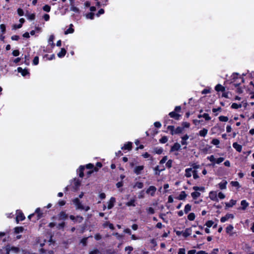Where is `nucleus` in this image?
<instances>
[{
    "mask_svg": "<svg viewBox=\"0 0 254 254\" xmlns=\"http://www.w3.org/2000/svg\"><path fill=\"white\" fill-rule=\"evenodd\" d=\"M168 137L166 136H164L159 139V142L161 143H165L168 141Z\"/></svg>",
    "mask_w": 254,
    "mask_h": 254,
    "instance_id": "nucleus-41",
    "label": "nucleus"
},
{
    "mask_svg": "<svg viewBox=\"0 0 254 254\" xmlns=\"http://www.w3.org/2000/svg\"><path fill=\"white\" fill-rule=\"evenodd\" d=\"M249 205V203L246 200H243L241 202V209L242 210H245Z\"/></svg>",
    "mask_w": 254,
    "mask_h": 254,
    "instance_id": "nucleus-22",
    "label": "nucleus"
},
{
    "mask_svg": "<svg viewBox=\"0 0 254 254\" xmlns=\"http://www.w3.org/2000/svg\"><path fill=\"white\" fill-rule=\"evenodd\" d=\"M44 57H46L48 60L50 61L55 59V54H52L49 56L48 54H46L45 55Z\"/></svg>",
    "mask_w": 254,
    "mask_h": 254,
    "instance_id": "nucleus-57",
    "label": "nucleus"
},
{
    "mask_svg": "<svg viewBox=\"0 0 254 254\" xmlns=\"http://www.w3.org/2000/svg\"><path fill=\"white\" fill-rule=\"evenodd\" d=\"M193 174V177L194 179H197L199 178V176L197 174V171L196 170H194L192 171Z\"/></svg>",
    "mask_w": 254,
    "mask_h": 254,
    "instance_id": "nucleus-60",
    "label": "nucleus"
},
{
    "mask_svg": "<svg viewBox=\"0 0 254 254\" xmlns=\"http://www.w3.org/2000/svg\"><path fill=\"white\" fill-rule=\"evenodd\" d=\"M181 111V107L180 106H176L175 108L174 111H172L169 114V116L176 120H179L181 115L178 114Z\"/></svg>",
    "mask_w": 254,
    "mask_h": 254,
    "instance_id": "nucleus-2",
    "label": "nucleus"
},
{
    "mask_svg": "<svg viewBox=\"0 0 254 254\" xmlns=\"http://www.w3.org/2000/svg\"><path fill=\"white\" fill-rule=\"evenodd\" d=\"M195 218V215L194 213H193V212L190 213L188 215V219L190 221H193V220H194Z\"/></svg>",
    "mask_w": 254,
    "mask_h": 254,
    "instance_id": "nucleus-38",
    "label": "nucleus"
},
{
    "mask_svg": "<svg viewBox=\"0 0 254 254\" xmlns=\"http://www.w3.org/2000/svg\"><path fill=\"white\" fill-rule=\"evenodd\" d=\"M192 230L191 228H186L184 232L183 233V236L186 238L189 236H190L191 234Z\"/></svg>",
    "mask_w": 254,
    "mask_h": 254,
    "instance_id": "nucleus-14",
    "label": "nucleus"
},
{
    "mask_svg": "<svg viewBox=\"0 0 254 254\" xmlns=\"http://www.w3.org/2000/svg\"><path fill=\"white\" fill-rule=\"evenodd\" d=\"M209 197L213 201L217 202L219 201L216 191H211L209 193Z\"/></svg>",
    "mask_w": 254,
    "mask_h": 254,
    "instance_id": "nucleus-9",
    "label": "nucleus"
},
{
    "mask_svg": "<svg viewBox=\"0 0 254 254\" xmlns=\"http://www.w3.org/2000/svg\"><path fill=\"white\" fill-rule=\"evenodd\" d=\"M17 70V71L19 73H20L22 76H23V77H25L27 75L30 76V73L28 69H23L21 67H18Z\"/></svg>",
    "mask_w": 254,
    "mask_h": 254,
    "instance_id": "nucleus-6",
    "label": "nucleus"
},
{
    "mask_svg": "<svg viewBox=\"0 0 254 254\" xmlns=\"http://www.w3.org/2000/svg\"><path fill=\"white\" fill-rule=\"evenodd\" d=\"M211 146L207 144L206 146L201 149L203 153L207 154L208 151L211 149Z\"/></svg>",
    "mask_w": 254,
    "mask_h": 254,
    "instance_id": "nucleus-36",
    "label": "nucleus"
},
{
    "mask_svg": "<svg viewBox=\"0 0 254 254\" xmlns=\"http://www.w3.org/2000/svg\"><path fill=\"white\" fill-rule=\"evenodd\" d=\"M233 229V227L232 225H228L227 227H226V231L227 233H230V232H231L232 231Z\"/></svg>",
    "mask_w": 254,
    "mask_h": 254,
    "instance_id": "nucleus-54",
    "label": "nucleus"
},
{
    "mask_svg": "<svg viewBox=\"0 0 254 254\" xmlns=\"http://www.w3.org/2000/svg\"><path fill=\"white\" fill-rule=\"evenodd\" d=\"M17 11L19 16H22L24 15V11L22 8H18Z\"/></svg>",
    "mask_w": 254,
    "mask_h": 254,
    "instance_id": "nucleus-62",
    "label": "nucleus"
},
{
    "mask_svg": "<svg viewBox=\"0 0 254 254\" xmlns=\"http://www.w3.org/2000/svg\"><path fill=\"white\" fill-rule=\"evenodd\" d=\"M99 253L100 251L97 249H96L90 251L89 254H99Z\"/></svg>",
    "mask_w": 254,
    "mask_h": 254,
    "instance_id": "nucleus-64",
    "label": "nucleus"
},
{
    "mask_svg": "<svg viewBox=\"0 0 254 254\" xmlns=\"http://www.w3.org/2000/svg\"><path fill=\"white\" fill-rule=\"evenodd\" d=\"M156 191V188L154 186H150L146 190L147 194H150L151 196H154Z\"/></svg>",
    "mask_w": 254,
    "mask_h": 254,
    "instance_id": "nucleus-7",
    "label": "nucleus"
},
{
    "mask_svg": "<svg viewBox=\"0 0 254 254\" xmlns=\"http://www.w3.org/2000/svg\"><path fill=\"white\" fill-rule=\"evenodd\" d=\"M28 18V19H30V20H34L35 18V13H32V14H26V15Z\"/></svg>",
    "mask_w": 254,
    "mask_h": 254,
    "instance_id": "nucleus-56",
    "label": "nucleus"
},
{
    "mask_svg": "<svg viewBox=\"0 0 254 254\" xmlns=\"http://www.w3.org/2000/svg\"><path fill=\"white\" fill-rule=\"evenodd\" d=\"M236 202H237V201L235 200L231 199L229 202H226L225 203L226 209H227L228 208L232 207V206H233L234 205L236 204Z\"/></svg>",
    "mask_w": 254,
    "mask_h": 254,
    "instance_id": "nucleus-19",
    "label": "nucleus"
},
{
    "mask_svg": "<svg viewBox=\"0 0 254 254\" xmlns=\"http://www.w3.org/2000/svg\"><path fill=\"white\" fill-rule=\"evenodd\" d=\"M227 182L225 181H222L218 184L219 188L221 190H224L226 188V185H227Z\"/></svg>",
    "mask_w": 254,
    "mask_h": 254,
    "instance_id": "nucleus-30",
    "label": "nucleus"
},
{
    "mask_svg": "<svg viewBox=\"0 0 254 254\" xmlns=\"http://www.w3.org/2000/svg\"><path fill=\"white\" fill-rule=\"evenodd\" d=\"M92 236L90 235L88 237H84L80 240V243L82 244L83 246H86L87 244V240L88 238H92Z\"/></svg>",
    "mask_w": 254,
    "mask_h": 254,
    "instance_id": "nucleus-28",
    "label": "nucleus"
},
{
    "mask_svg": "<svg viewBox=\"0 0 254 254\" xmlns=\"http://www.w3.org/2000/svg\"><path fill=\"white\" fill-rule=\"evenodd\" d=\"M136 200L135 198H133L131 199L129 201L126 202V205L127 206H133L134 207L136 206V203H135Z\"/></svg>",
    "mask_w": 254,
    "mask_h": 254,
    "instance_id": "nucleus-21",
    "label": "nucleus"
},
{
    "mask_svg": "<svg viewBox=\"0 0 254 254\" xmlns=\"http://www.w3.org/2000/svg\"><path fill=\"white\" fill-rule=\"evenodd\" d=\"M133 248L131 246L126 247L125 249L126 252H127V254H130L133 251Z\"/></svg>",
    "mask_w": 254,
    "mask_h": 254,
    "instance_id": "nucleus-45",
    "label": "nucleus"
},
{
    "mask_svg": "<svg viewBox=\"0 0 254 254\" xmlns=\"http://www.w3.org/2000/svg\"><path fill=\"white\" fill-rule=\"evenodd\" d=\"M30 57L29 54H28L27 55H25L24 63L26 65H29V64H30Z\"/></svg>",
    "mask_w": 254,
    "mask_h": 254,
    "instance_id": "nucleus-26",
    "label": "nucleus"
},
{
    "mask_svg": "<svg viewBox=\"0 0 254 254\" xmlns=\"http://www.w3.org/2000/svg\"><path fill=\"white\" fill-rule=\"evenodd\" d=\"M69 218L74 222L78 221L79 223H81L83 220V217L80 215H77L75 217L74 215H70L69 216Z\"/></svg>",
    "mask_w": 254,
    "mask_h": 254,
    "instance_id": "nucleus-8",
    "label": "nucleus"
},
{
    "mask_svg": "<svg viewBox=\"0 0 254 254\" xmlns=\"http://www.w3.org/2000/svg\"><path fill=\"white\" fill-rule=\"evenodd\" d=\"M116 202V198L114 197H112L109 201L108 202V208L110 209L114 207V203Z\"/></svg>",
    "mask_w": 254,
    "mask_h": 254,
    "instance_id": "nucleus-16",
    "label": "nucleus"
},
{
    "mask_svg": "<svg viewBox=\"0 0 254 254\" xmlns=\"http://www.w3.org/2000/svg\"><path fill=\"white\" fill-rule=\"evenodd\" d=\"M0 29L2 34H4L6 32V27L4 24L0 25Z\"/></svg>",
    "mask_w": 254,
    "mask_h": 254,
    "instance_id": "nucleus-48",
    "label": "nucleus"
},
{
    "mask_svg": "<svg viewBox=\"0 0 254 254\" xmlns=\"http://www.w3.org/2000/svg\"><path fill=\"white\" fill-rule=\"evenodd\" d=\"M44 11L49 12L51 10V6L48 4H46L43 7Z\"/></svg>",
    "mask_w": 254,
    "mask_h": 254,
    "instance_id": "nucleus-46",
    "label": "nucleus"
},
{
    "mask_svg": "<svg viewBox=\"0 0 254 254\" xmlns=\"http://www.w3.org/2000/svg\"><path fill=\"white\" fill-rule=\"evenodd\" d=\"M132 148V143L131 142H127L121 148L122 150H131Z\"/></svg>",
    "mask_w": 254,
    "mask_h": 254,
    "instance_id": "nucleus-12",
    "label": "nucleus"
},
{
    "mask_svg": "<svg viewBox=\"0 0 254 254\" xmlns=\"http://www.w3.org/2000/svg\"><path fill=\"white\" fill-rule=\"evenodd\" d=\"M172 163H173L172 160H171V159L169 160L166 164V167L169 169L171 168L172 167Z\"/></svg>",
    "mask_w": 254,
    "mask_h": 254,
    "instance_id": "nucleus-50",
    "label": "nucleus"
},
{
    "mask_svg": "<svg viewBox=\"0 0 254 254\" xmlns=\"http://www.w3.org/2000/svg\"><path fill=\"white\" fill-rule=\"evenodd\" d=\"M215 90L217 92H224L225 90V88L220 84H217L215 87Z\"/></svg>",
    "mask_w": 254,
    "mask_h": 254,
    "instance_id": "nucleus-20",
    "label": "nucleus"
},
{
    "mask_svg": "<svg viewBox=\"0 0 254 254\" xmlns=\"http://www.w3.org/2000/svg\"><path fill=\"white\" fill-rule=\"evenodd\" d=\"M143 186L144 185L143 183L137 182L135 183L134 185L133 186V188H137L138 189H141L143 188Z\"/></svg>",
    "mask_w": 254,
    "mask_h": 254,
    "instance_id": "nucleus-32",
    "label": "nucleus"
},
{
    "mask_svg": "<svg viewBox=\"0 0 254 254\" xmlns=\"http://www.w3.org/2000/svg\"><path fill=\"white\" fill-rule=\"evenodd\" d=\"M234 216L232 214L227 213L225 216L222 217L220 219V221L222 223H224L230 218H233Z\"/></svg>",
    "mask_w": 254,
    "mask_h": 254,
    "instance_id": "nucleus-13",
    "label": "nucleus"
},
{
    "mask_svg": "<svg viewBox=\"0 0 254 254\" xmlns=\"http://www.w3.org/2000/svg\"><path fill=\"white\" fill-rule=\"evenodd\" d=\"M94 15L95 14L93 12H89V13L86 14V17L87 19H90L92 20L94 18Z\"/></svg>",
    "mask_w": 254,
    "mask_h": 254,
    "instance_id": "nucleus-39",
    "label": "nucleus"
},
{
    "mask_svg": "<svg viewBox=\"0 0 254 254\" xmlns=\"http://www.w3.org/2000/svg\"><path fill=\"white\" fill-rule=\"evenodd\" d=\"M224 160V158L223 157H219L217 159H216L215 164H219L222 163Z\"/></svg>",
    "mask_w": 254,
    "mask_h": 254,
    "instance_id": "nucleus-59",
    "label": "nucleus"
},
{
    "mask_svg": "<svg viewBox=\"0 0 254 254\" xmlns=\"http://www.w3.org/2000/svg\"><path fill=\"white\" fill-rule=\"evenodd\" d=\"M183 130V127H178L175 129V132H174L173 133H174V134H180L182 133Z\"/></svg>",
    "mask_w": 254,
    "mask_h": 254,
    "instance_id": "nucleus-33",
    "label": "nucleus"
},
{
    "mask_svg": "<svg viewBox=\"0 0 254 254\" xmlns=\"http://www.w3.org/2000/svg\"><path fill=\"white\" fill-rule=\"evenodd\" d=\"M208 132V130L206 128H203L202 129L199 131V135L200 136L205 137Z\"/></svg>",
    "mask_w": 254,
    "mask_h": 254,
    "instance_id": "nucleus-29",
    "label": "nucleus"
},
{
    "mask_svg": "<svg viewBox=\"0 0 254 254\" xmlns=\"http://www.w3.org/2000/svg\"><path fill=\"white\" fill-rule=\"evenodd\" d=\"M32 64L34 65H37L39 64V57L38 56H36L34 57L33 60Z\"/></svg>",
    "mask_w": 254,
    "mask_h": 254,
    "instance_id": "nucleus-47",
    "label": "nucleus"
},
{
    "mask_svg": "<svg viewBox=\"0 0 254 254\" xmlns=\"http://www.w3.org/2000/svg\"><path fill=\"white\" fill-rule=\"evenodd\" d=\"M66 53V51L64 48H62L61 51L58 53V56L60 58L64 57Z\"/></svg>",
    "mask_w": 254,
    "mask_h": 254,
    "instance_id": "nucleus-23",
    "label": "nucleus"
},
{
    "mask_svg": "<svg viewBox=\"0 0 254 254\" xmlns=\"http://www.w3.org/2000/svg\"><path fill=\"white\" fill-rule=\"evenodd\" d=\"M187 195L185 191H182L181 192L180 195L177 197V198L179 200H184Z\"/></svg>",
    "mask_w": 254,
    "mask_h": 254,
    "instance_id": "nucleus-24",
    "label": "nucleus"
},
{
    "mask_svg": "<svg viewBox=\"0 0 254 254\" xmlns=\"http://www.w3.org/2000/svg\"><path fill=\"white\" fill-rule=\"evenodd\" d=\"M192 122H193V124L195 126H197L199 124H202V123L203 122V120H198L195 119V120H193Z\"/></svg>",
    "mask_w": 254,
    "mask_h": 254,
    "instance_id": "nucleus-42",
    "label": "nucleus"
},
{
    "mask_svg": "<svg viewBox=\"0 0 254 254\" xmlns=\"http://www.w3.org/2000/svg\"><path fill=\"white\" fill-rule=\"evenodd\" d=\"M192 168H191L186 169V170H185V173H185V176L187 178H190L191 176V173L192 172Z\"/></svg>",
    "mask_w": 254,
    "mask_h": 254,
    "instance_id": "nucleus-27",
    "label": "nucleus"
},
{
    "mask_svg": "<svg viewBox=\"0 0 254 254\" xmlns=\"http://www.w3.org/2000/svg\"><path fill=\"white\" fill-rule=\"evenodd\" d=\"M192 189L195 190V191L191 193V195L193 199H197L200 195V193L197 191H204L205 190V188L204 187L194 186Z\"/></svg>",
    "mask_w": 254,
    "mask_h": 254,
    "instance_id": "nucleus-3",
    "label": "nucleus"
},
{
    "mask_svg": "<svg viewBox=\"0 0 254 254\" xmlns=\"http://www.w3.org/2000/svg\"><path fill=\"white\" fill-rule=\"evenodd\" d=\"M84 169L85 166L81 165L79 166L78 169L77 170V172L80 178H83L84 177Z\"/></svg>",
    "mask_w": 254,
    "mask_h": 254,
    "instance_id": "nucleus-17",
    "label": "nucleus"
},
{
    "mask_svg": "<svg viewBox=\"0 0 254 254\" xmlns=\"http://www.w3.org/2000/svg\"><path fill=\"white\" fill-rule=\"evenodd\" d=\"M24 228L22 226L20 227H16L14 228V233L15 234H19L20 233H21L23 231Z\"/></svg>",
    "mask_w": 254,
    "mask_h": 254,
    "instance_id": "nucleus-31",
    "label": "nucleus"
},
{
    "mask_svg": "<svg viewBox=\"0 0 254 254\" xmlns=\"http://www.w3.org/2000/svg\"><path fill=\"white\" fill-rule=\"evenodd\" d=\"M214 224V222L212 220H208L206 222L205 225H206L208 228H210L211 226H212L213 224Z\"/></svg>",
    "mask_w": 254,
    "mask_h": 254,
    "instance_id": "nucleus-52",
    "label": "nucleus"
},
{
    "mask_svg": "<svg viewBox=\"0 0 254 254\" xmlns=\"http://www.w3.org/2000/svg\"><path fill=\"white\" fill-rule=\"evenodd\" d=\"M181 145L179 143L176 142L171 146L170 152H173L175 151H179L181 149Z\"/></svg>",
    "mask_w": 254,
    "mask_h": 254,
    "instance_id": "nucleus-11",
    "label": "nucleus"
},
{
    "mask_svg": "<svg viewBox=\"0 0 254 254\" xmlns=\"http://www.w3.org/2000/svg\"><path fill=\"white\" fill-rule=\"evenodd\" d=\"M1 250L5 254H9L10 251L14 254H18L20 252V249L18 247L11 246L9 244L3 247Z\"/></svg>",
    "mask_w": 254,
    "mask_h": 254,
    "instance_id": "nucleus-1",
    "label": "nucleus"
},
{
    "mask_svg": "<svg viewBox=\"0 0 254 254\" xmlns=\"http://www.w3.org/2000/svg\"><path fill=\"white\" fill-rule=\"evenodd\" d=\"M67 217H68V215L65 213V211H62L59 214V220H65V219H67Z\"/></svg>",
    "mask_w": 254,
    "mask_h": 254,
    "instance_id": "nucleus-15",
    "label": "nucleus"
},
{
    "mask_svg": "<svg viewBox=\"0 0 254 254\" xmlns=\"http://www.w3.org/2000/svg\"><path fill=\"white\" fill-rule=\"evenodd\" d=\"M72 27H73V25L72 24H70L69 25V27L64 31V34H68L73 33L74 31V30L72 28Z\"/></svg>",
    "mask_w": 254,
    "mask_h": 254,
    "instance_id": "nucleus-25",
    "label": "nucleus"
},
{
    "mask_svg": "<svg viewBox=\"0 0 254 254\" xmlns=\"http://www.w3.org/2000/svg\"><path fill=\"white\" fill-rule=\"evenodd\" d=\"M147 211L149 214H153L155 213L154 209L151 207H149L147 209Z\"/></svg>",
    "mask_w": 254,
    "mask_h": 254,
    "instance_id": "nucleus-63",
    "label": "nucleus"
},
{
    "mask_svg": "<svg viewBox=\"0 0 254 254\" xmlns=\"http://www.w3.org/2000/svg\"><path fill=\"white\" fill-rule=\"evenodd\" d=\"M25 219V217L21 210H16V222L18 224L20 221H23Z\"/></svg>",
    "mask_w": 254,
    "mask_h": 254,
    "instance_id": "nucleus-4",
    "label": "nucleus"
},
{
    "mask_svg": "<svg viewBox=\"0 0 254 254\" xmlns=\"http://www.w3.org/2000/svg\"><path fill=\"white\" fill-rule=\"evenodd\" d=\"M211 143L215 145H218L220 143V141L216 138H214L212 140Z\"/></svg>",
    "mask_w": 254,
    "mask_h": 254,
    "instance_id": "nucleus-58",
    "label": "nucleus"
},
{
    "mask_svg": "<svg viewBox=\"0 0 254 254\" xmlns=\"http://www.w3.org/2000/svg\"><path fill=\"white\" fill-rule=\"evenodd\" d=\"M163 151V149L162 147H160V148L155 147L154 149V152L157 154H162Z\"/></svg>",
    "mask_w": 254,
    "mask_h": 254,
    "instance_id": "nucleus-35",
    "label": "nucleus"
},
{
    "mask_svg": "<svg viewBox=\"0 0 254 254\" xmlns=\"http://www.w3.org/2000/svg\"><path fill=\"white\" fill-rule=\"evenodd\" d=\"M35 213L37 214L36 220H38L43 217V213L41 212L40 208H36Z\"/></svg>",
    "mask_w": 254,
    "mask_h": 254,
    "instance_id": "nucleus-18",
    "label": "nucleus"
},
{
    "mask_svg": "<svg viewBox=\"0 0 254 254\" xmlns=\"http://www.w3.org/2000/svg\"><path fill=\"white\" fill-rule=\"evenodd\" d=\"M154 170L155 171V175H160V173L165 170V168H163V169H159V166L157 165V166H156L155 167Z\"/></svg>",
    "mask_w": 254,
    "mask_h": 254,
    "instance_id": "nucleus-34",
    "label": "nucleus"
},
{
    "mask_svg": "<svg viewBox=\"0 0 254 254\" xmlns=\"http://www.w3.org/2000/svg\"><path fill=\"white\" fill-rule=\"evenodd\" d=\"M207 159H208L210 162L213 163V165L215 164L216 159L215 158L214 156L213 155L207 157Z\"/></svg>",
    "mask_w": 254,
    "mask_h": 254,
    "instance_id": "nucleus-55",
    "label": "nucleus"
},
{
    "mask_svg": "<svg viewBox=\"0 0 254 254\" xmlns=\"http://www.w3.org/2000/svg\"><path fill=\"white\" fill-rule=\"evenodd\" d=\"M219 120L221 122H226L228 121V118L227 117L224 116H220L219 117Z\"/></svg>",
    "mask_w": 254,
    "mask_h": 254,
    "instance_id": "nucleus-43",
    "label": "nucleus"
},
{
    "mask_svg": "<svg viewBox=\"0 0 254 254\" xmlns=\"http://www.w3.org/2000/svg\"><path fill=\"white\" fill-rule=\"evenodd\" d=\"M167 129L170 131V133L172 135H174L175 132V127L174 126H169L167 127Z\"/></svg>",
    "mask_w": 254,
    "mask_h": 254,
    "instance_id": "nucleus-44",
    "label": "nucleus"
},
{
    "mask_svg": "<svg viewBox=\"0 0 254 254\" xmlns=\"http://www.w3.org/2000/svg\"><path fill=\"white\" fill-rule=\"evenodd\" d=\"M64 227H65V223L64 222H63L58 224V225L57 226V228L58 229H63Z\"/></svg>",
    "mask_w": 254,
    "mask_h": 254,
    "instance_id": "nucleus-61",
    "label": "nucleus"
},
{
    "mask_svg": "<svg viewBox=\"0 0 254 254\" xmlns=\"http://www.w3.org/2000/svg\"><path fill=\"white\" fill-rule=\"evenodd\" d=\"M144 168V167L143 165L136 166L133 170V172L137 175H140L142 171L143 170Z\"/></svg>",
    "mask_w": 254,
    "mask_h": 254,
    "instance_id": "nucleus-10",
    "label": "nucleus"
},
{
    "mask_svg": "<svg viewBox=\"0 0 254 254\" xmlns=\"http://www.w3.org/2000/svg\"><path fill=\"white\" fill-rule=\"evenodd\" d=\"M182 127H183V129L184 128H189L190 127V124L188 122H184L182 123Z\"/></svg>",
    "mask_w": 254,
    "mask_h": 254,
    "instance_id": "nucleus-51",
    "label": "nucleus"
},
{
    "mask_svg": "<svg viewBox=\"0 0 254 254\" xmlns=\"http://www.w3.org/2000/svg\"><path fill=\"white\" fill-rule=\"evenodd\" d=\"M73 203L75 205L76 209H80L83 208V205L82 204L79 198H75L72 200Z\"/></svg>",
    "mask_w": 254,
    "mask_h": 254,
    "instance_id": "nucleus-5",
    "label": "nucleus"
},
{
    "mask_svg": "<svg viewBox=\"0 0 254 254\" xmlns=\"http://www.w3.org/2000/svg\"><path fill=\"white\" fill-rule=\"evenodd\" d=\"M191 205L190 204H187L185 206L184 212L186 214H187L190 211Z\"/></svg>",
    "mask_w": 254,
    "mask_h": 254,
    "instance_id": "nucleus-37",
    "label": "nucleus"
},
{
    "mask_svg": "<svg viewBox=\"0 0 254 254\" xmlns=\"http://www.w3.org/2000/svg\"><path fill=\"white\" fill-rule=\"evenodd\" d=\"M231 83H233L235 81V79L238 78V73H235L231 76Z\"/></svg>",
    "mask_w": 254,
    "mask_h": 254,
    "instance_id": "nucleus-40",
    "label": "nucleus"
},
{
    "mask_svg": "<svg viewBox=\"0 0 254 254\" xmlns=\"http://www.w3.org/2000/svg\"><path fill=\"white\" fill-rule=\"evenodd\" d=\"M145 195V191L144 190H141L138 195V198L139 199H141L144 197Z\"/></svg>",
    "mask_w": 254,
    "mask_h": 254,
    "instance_id": "nucleus-49",
    "label": "nucleus"
},
{
    "mask_svg": "<svg viewBox=\"0 0 254 254\" xmlns=\"http://www.w3.org/2000/svg\"><path fill=\"white\" fill-rule=\"evenodd\" d=\"M98 171V169L97 168H94V170L88 171L87 173V177H89L94 172H97Z\"/></svg>",
    "mask_w": 254,
    "mask_h": 254,
    "instance_id": "nucleus-53",
    "label": "nucleus"
}]
</instances>
